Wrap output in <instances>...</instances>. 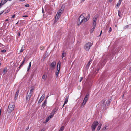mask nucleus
Wrapping results in <instances>:
<instances>
[{"mask_svg":"<svg viewBox=\"0 0 131 131\" xmlns=\"http://www.w3.org/2000/svg\"><path fill=\"white\" fill-rule=\"evenodd\" d=\"M84 15H85V14L84 13L82 14L78 18V25H80L82 22H86L89 19L90 17L89 14L88 15L87 17L86 18H85Z\"/></svg>","mask_w":131,"mask_h":131,"instance_id":"f257e3e1","label":"nucleus"},{"mask_svg":"<svg viewBox=\"0 0 131 131\" xmlns=\"http://www.w3.org/2000/svg\"><path fill=\"white\" fill-rule=\"evenodd\" d=\"M111 102V99H109L107 100H104V99L103 101V102L101 105V108L103 109L106 110L107 107L106 106H108L110 105V102Z\"/></svg>","mask_w":131,"mask_h":131,"instance_id":"f03ea898","label":"nucleus"},{"mask_svg":"<svg viewBox=\"0 0 131 131\" xmlns=\"http://www.w3.org/2000/svg\"><path fill=\"white\" fill-rule=\"evenodd\" d=\"M15 105L14 103L11 102L9 105L7 111L9 113L11 112L14 109Z\"/></svg>","mask_w":131,"mask_h":131,"instance_id":"7ed1b4c3","label":"nucleus"},{"mask_svg":"<svg viewBox=\"0 0 131 131\" xmlns=\"http://www.w3.org/2000/svg\"><path fill=\"white\" fill-rule=\"evenodd\" d=\"M61 65V63L60 61H58L57 63V71L56 72V77H57L59 73Z\"/></svg>","mask_w":131,"mask_h":131,"instance_id":"20e7f679","label":"nucleus"},{"mask_svg":"<svg viewBox=\"0 0 131 131\" xmlns=\"http://www.w3.org/2000/svg\"><path fill=\"white\" fill-rule=\"evenodd\" d=\"M99 124V123L98 121H94L91 127L92 130L93 131H95L96 127Z\"/></svg>","mask_w":131,"mask_h":131,"instance_id":"39448f33","label":"nucleus"},{"mask_svg":"<svg viewBox=\"0 0 131 131\" xmlns=\"http://www.w3.org/2000/svg\"><path fill=\"white\" fill-rule=\"evenodd\" d=\"M92 45V44L91 42H89L85 45L84 49L86 51H88Z\"/></svg>","mask_w":131,"mask_h":131,"instance_id":"423d86ee","label":"nucleus"},{"mask_svg":"<svg viewBox=\"0 0 131 131\" xmlns=\"http://www.w3.org/2000/svg\"><path fill=\"white\" fill-rule=\"evenodd\" d=\"M89 97V94L87 93L85 96L82 103V106H84L86 104Z\"/></svg>","mask_w":131,"mask_h":131,"instance_id":"0eeeda50","label":"nucleus"},{"mask_svg":"<svg viewBox=\"0 0 131 131\" xmlns=\"http://www.w3.org/2000/svg\"><path fill=\"white\" fill-rule=\"evenodd\" d=\"M56 65V62L53 61L50 64V68L51 69L53 70L55 68Z\"/></svg>","mask_w":131,"mask_h":131,"instance_id":"6e6552de","label":"nucleus"},{"mask_svg":"<svg viewBox=\"0 0 131 131\" xmlns=\"http://www.w3.org/2000/svg\"><path fill=\"white\" fill-rule=\"evenodd\" d=\"M32 95V94H28V92L26 96V100L27 102L29 101Z\"/></svg>","mask_w":131,"mask_h":131,"instance_id":"1a4fd4ad","label":"nucleus"},{"mask_svg":"<svg viewBox=\"0 0 131 131\" xmlns=\"http://www.w3.org/2000/svg\"><path fill=\"white\" fill-rule=\"evenodd\" d=\"M64 9V7L63 8L62 7L58 11L57 14L60 15V16L63 13Z\"/></svg>","mask_w":131,"mask_h":131,"instance_id":"9d476101","label":"nucleus"},{"mask_svg":"<svg viewBox=\"0 0 131 131\" xmlns=\"http://www.w3.org/2000/svg\"><path fill=\"white\" fill-rule=\"evenodd\" d=\"M45 96V94H44L41 97L40 99L38 101V103H41L42 101L43 100L44 98V96Z\"/></svg>","mask_w":131,"mask_h":131,"instance_id":"9b49d317","label":"nucleus"},{"mask_svg":"<svg viewBox=\"0 0 131 131\" xmlns=\"http://www.w3.org/2000/svg\"><path fill=\"white\" fill-rule=\"evenodd\" d=\"M60 16V15L56 14L55 17V20L54 21V23L56 22L58 20Z\"/></svg>","mask_w":131,"mask_h":131,"instance_id":"f8f14e48","label":"nucleus"},{"mask_svg":"<svg viewBox=\"0 0 131 131\" xmlns=\"http://www.w3.org/2000/svg\"><path fill=\"white\" fill-rule=\"evenodd\" d=\"M68 98H69V97H68V96H67L66 97V98H65V101H64V103L63 105V108L64 107V105L67 103V102H68Z\"/></svg>","mask_w":131,"mask_h":131,"instance_id":"ddd939ff","label":"nucleus"},{"mask_svg":"<svg viewBox=\"0 0 131 131\" xmlns=\"http://www.w3.org/2000/svg\"><path fill=\"white\" fill-rule=\"evenodd\" d=\"M93 25H94H94H96V22L97 20V18H96L94 17L93 18Z\"/></svg>","mask_w":131,"mask_h":131,"instance_id":"4468645a","label":"nucleus"},{"mask_svg":"<svg viewBox=\"0 0 131 131\" xmlns=\"http://www.w3.org/2000/svg\"><path fill=\"white\" fill-rule=\"evenodd\" d=\"M19 90H18L17 91V92L15 94V95L14 99L15 100H16L17 99V97H18V95L19 94Z\"/></svg>","mask_w":131,"mask_h":131,"instance_id":"2eb2a0df","label":"nucleus"},{"mask_svg":"<svg viewBox=\"0 0 131 131\" xmlns=\"http://www.w3.org/2000/svg\"><path fill=\"white\" fill-rule=\"evenodd\" d=\"M58 110V108L56 107L55 108L53 109L52 111V112L51 113V114H52L54 115V114L55 113V112L57 111Z\"/></svg>","mask_w":131,"mask_h":131,"instance_id":"dca6fc26","label":"nucleus"},{"mask_svg":"<svg viewBox=\"0 0 131 131\" xmlns=\"http://www.w3.org/2000/svg\"><path fill=\"white\" fill-rule=\"evenodd\" d=\"M95 27H96L95 25H94H94H93V28L90 31V33H92L93 32V31H94V29L95 28Z\"/></svg>","mask_w":131,"mask_h":131,"instance_id":"f3484780","label":"nucleus"},{"mask_svg":"<svg viewBox=\"0 0 131 131\" xmlns=\"http://www.w3.org/2000/svg\"><path fill=\"white\" fill-rule=\"evenodd\" d=\"M102 124H100L99 125H98V127H97V131H99V130L100 128H101V127L102 126Z\"/></svg>","mask_w":131,"mask_h":131,"instance_id":"a211bd4d","label":"nucleus"},{"mask_svg":"<svg viewBox=\"0 0 131 131\" xmlns=\"http://www.w3.org/2000/svg\"><path fill=\"white\" fill-rule=\"evenodd\" d=\"M27 59H26V57H25L24 58L22 62V63L24 64V62L25 61H27Z\"/></svg>","mask_w":131,"mask_h":131,"instance_id":"6ab92c4d","label":"nucleus"},{"mask_svg":"<svg viewBox=\"0 0 131 131\" xmlns=\"http://www.w3.org/2000/svg\"><path fill=\"white\" fill-rule=\"evenodd\" d=\"M66 55V53L64 52H63L62 53V57L63 58L64 57H65Z\"/></svg>","mask_w":131,"mask_h":131,"instance_id":"aec40b11","label":"nucleus"},{"mask_svg":"<svg viewBox=\"0 0 131 131\" xmlns=\"http://www.w3.org/2000/svg\"><path fill=\"white\" fill-rule=\"evenodd\" d=\"M64 129V126H62L60 128L59 131H63Z\"/></svg>","mask_w":131,"mask_h":131,"instance_id":"412c9836","label":"nucleus"},{"mask_svg":"<svg viewBox=\"0 0 131 131\" xmlns=\"http://www.w3.org/2000/svg\"><path fill=\"white\" fill-rule=\"evenodd\" d=\"M47 77V76L46 75H43L42 77V78L43 79H46V78Z\"/></svg>","mask_w":131,"mask_h":131,"instance_id":"4be33fe9","label":"nucleus"},{"mask_svg":"<svg viewBox=\"0 0 131 131\" xmlns=\"http://www.w3.org/2000/svg\"><path fill=\"white\" fill-rule=\"evenodd\" d=\"M129 27V25H126V26H124V29H126L127 28H128Z\"/></svg>","mask_w":131,"mask_h":131,"instance_id":"5701e85b","label":"nucleus"},{"mask_svg":"<svg viewBox=\"0 0 131 131\" xmlns=\"http://www.w3.org/2000/svg\"><path fill=\"white\" fill-rule=\"evenodd\" d=\"M46 102H47L46 100H45V101H44V103L42 104V106H43L45 105L46 104Z\"/></svg>","mask_w":131,"mask_h":131,"instance_id":"b1692460","label":"nucleus"},{"mask_svg":"<svg viewBox=\"0 0 131 131\" xmlns=\"http://www.w3.org/2000/svg\"><path fill=\"white\" fill-rule=\"evenodd\" d=\"M24 64L21 63V64L20 66L18 68V69L19 70L20 68L22 67V66Z\"/></svg>","mask_w":131,"mask_h":131,"instance_id":"393cba45","label":"nucleus"},{"mask_svg":"<svg viewBox=\"0 0 131 131\" xmlns=\"http://www.w3.org/2000/svg\"><path fill=\"white\" fill-rule=\"evenodd\" d=\"M90 62H88L86 66V67H87L88 68H89V66H90Z\"/></svg>","mask_w":131,"mask_h":131,"instance_id":"a878e982","label":"nucleus"},{"mask_svg":"<svg viewBox=\"0 0 131 131\" xmlns=\"http://www.w3.org/2000/svg\"><path fill=\"white\" fill-rule=\"evenodd\" d=\"M33 90H34V89L33 88H31L30 90V92L29 93L32 94V93L33 92Z\"/></svg>","mask_w":131,"mask_h":131,"instance_id":"bb28decb","label":"nucleus"},{"mask_svg":"<svg viewBox=\"0 0 131 131\" xmlns=\"http://www.w3.org/2000/svg\"><path fill=\"white\" fill-rule=\"evenodd\" d=\"M23 21L22 20H19L18 22L16 23V24H18V23H20L21 22H22Z\"/></svg>","mask_w":131,"mask_h":131,"instance_id":"cd10ccee","label":"nucleus"},{"mask_svg":"<svg viewBox=\"0 0 131 131\" xmlns=\"http://www.w3.org/2000/svg\"><path fill=\"white\" fill-rule=\"evenodd\" d=\"M51 114L50 115L49 117L50 118H51L53 116V115H53V114Z\"/></svg>","mask_w":131,"mask_h":131,"instance_id":"c85d7f7f","label":"nucleus"},{"mask_svg":"<svg viewBox=\"0 0 131 131\" xmlns=\"http://www.w3.org/2000/svg\"><path fill=\"white\" fill-rule=\"evenodd\" d=\"M7 72V69L6 68H4L3 71V73H5L6 72Z\"/></svg>","mask_w":131,"mask_h":131,"instance_id":"c756f323","label":"nucleus"},{"mask_svg":"<svg viewBox=\"0 0 131 131\" xmlns=\"http://www.w3.org/2000/svg\"><path fill=\"white\" fill-rule=\"evenodd\" d=\"M107 127V126H106V125H105V127L103 128L102 130H105L106 129V128Z\"/></svg>","mask_w":131,"mask_h":131,"instance_id":"7c9ffc66","label":"nucleus"},{"mask_svg":"<svg viewBox=\"0 0 131 131\" xmlns=\"http://www.w3.org/2000/svg\"><path fill=\"white\" fill-rule=\"evenodd\" d=\"M121 4V3H119V2H118L117 4L116 5V6L117 7L118 6H119Z\"/></svg>","mask_w":131,"mask_h":131,"instance_id":"2f4dec72","label":"nucleus"},{"mask_svg":"<svg viewBox=\"0 0 131 131\" xmlns=\"http://www.w3.org/2000/svg\"><path fill=\"white\" fill-rule=\"evenodd\" d=\"M1 52L2 53H4L6 52V50L5 49H4L3 50H2L1 51Z\"/></svg>","mask_w":131,"mask_h":131,"instance_id":"473e14b6","label":"nucleus"},{"mask_svg":"<svg viewBox=\"0 0 131 131\" xmlns=\"http://www.w3.org/2000/svg\"><path fill=\"white\" fill-rule=\"evenodd\" d=\"M25 6L26 7H29L30 6L29 4H26L25 5Z\"/></svg>","mask_w":131,"mask_h":131,"instance_id":"72a5a7b5","label":"nucleus"},{"mask_svg":"<svg viewBox=\"0 0 131 131\" xmlns=\"http://www.w3.org/2000/svg\"><path fill=\"white\" fill-rule=\"evenodd\" d=\"M112 31V29L111 27H110V28L109 30V32H110Z\"/></svg>","mask_w":131,"mask_h":131,"instance_id":"f704fd0d","label":"nucleus"},{"mask_svg":"<svg viewBox=\"0 0 131 131\" xmlns=\"http://www.w3.org/2000/svg\"><path fill=\"white\" fill-rule=\"evenodd\" d=\"M22 48H23V47H22L21 49V50L20 51V52L21 53L23 52L24 50L23 49H22Z\"/></svg>","mask_w":131,"mask_h":131,"instance_id":"c9c22d12","label":"nucleus"},{"mask_svg":"<svg viewBox=\"0 0 131 131\" xmlns=\"http://www.w3.org/2000/svg\"><path fill=\"white\" fill-rule=\"evenodd\" d=\"M30 67H29V66H28V67L27 71H29V70L30 69Z\"/></svg>","mask_w":131,"mask_h":131,"instance_id":"e433bc0d","label":"nucleus"},{"mask_svg":"<svg viewBox=\"0 0 131 131\" xmlns=\"http://www.w3.org/2000/svg\"><path fill=\"white\" fill-rule=\"evenodd\" d=\"M121 12L119 10L118 12V16L120 17V14L121 13Z\"/></svg>","mask_w":131,"mask_h":131,"instance_id":"4c0bfd02","label":"nucleus"},{"mask_svg":"<svg viewBox=\"0 0 131 131\" xmlns=\"http://www.w3.org/2000/svg\"><path fill=\"white\" fill-rule=\"evenodd\" d=\"M83 79V77H81V79L79 81L80 82H81L82 80Z\"/></svg>","mask_w":131,"mask_h":131,"instance_id":"58836bf2","label":"nucleus"},{"mask_svg":"<svg viewBox=\"0 0 131 131\" xmlns=\"http://www.w3.org/2000/svg\"><path fill=\"white\" fill-rule=\"evenodd\" d=\"M28 16L27 15H24L23 16V17H28Z\"/></svg>","mask_w":131,"mask_h":131,"instance_id":"ea45409f","label":"nucleus"},{"mask_svg":"<svg viewBox=\"0 0 131 131\" xmlns=\"http://www.w3.org/2000/svg\"><path fill=\"white\" fill-rule=\"evenodd\" d=\"M41 48V50H43V49H44V47H42Z\"/></svg>","mask_w":131,"mask_h":131,"instance_id":"a19ab883","label":"nucleus"},{"mask_svg":"<svg viewBox=\"0 0 131 131\" xmlns=\"http://www.w3.org/2000/svg\"><path fill=\"white\" fill-rule=\"evenodd\" d=\"M42 13H44V9H43V8H42Z\"/></svg>","mask_w":131,"mask_h":131,"instance_id":"79ce46f5","label":"nucleus"},{"mask_svg":"<svg viewBox=\"0 0 131 131\" xmlns=\"http://www.w3.org/2000/svg\"><path fill=\"white\" fill-rule=\"evenodd\" d=\"M3 5V3L2 2L0 3V7L1 6Z\"/></svg>","mask_w":131,"mask_h":131,"instance_id":"37998d69","label":"nucleus"},{"mask_svg":"<svg viewBox=\"0 0 131 131\" xmlns=\"http://www.w3.org/2000/svg\"><path fill=\"white\" fill-rule=\"evenodd\" d=\"M18 36H20V32H18Z\"/></svg>","mask_w":131,"mask_h":131,"instance_id":"c03bdc74","label":"nucleus"},{"mask_svg":"<svg viewBox=\"0 0 131 131\" xmlns=\"http://www.w3.org/2000/svg\"><path fill=\"white\" fill-rule=\"evenodd\" d=\"M49 119H47V118H46V122H47L48 121H49Z\"/></svg>","mask_w":131,"mask_h":131,"instance_id":"a18cd8bd","label":"nucleus"},{"mask_svg":"<svg viewBox=\"0 0 131 131\" xmlns=\"http://www.w3.org/2000/svg\"><path fill=\"white\" fill-rule=\"evenodd\" d=\"M49 119H47V118H46V122H47L48 121H49Z\"/></svg>","mask_w":131,"mask_h":131,"instance_id":"49530a36","label":"nucleus"},{"mask_svg":"<svg viewBox=\"0 0 131 131\" xmlns=\"http://www.w3.org/2000/svg\"><path fill=\"white\" fill-rule=\"evenodd\" d=\"M3 13V12H0V15L2 14Z\"/></svg>","mask_w":131,"mask_h":131,"instance_id":"de8ad7c7","label":"nucleus"},{"mask_svg":"<svg viewBox=\"0 0 131 131\" xmlns=\"http://www.w3.org/2000/svg\"><path fill=\"white\" fill-rule=\"evenodd\" d=\"M122 0H119V1L118 2H119V3H121L122 2Z\"/></svg>","mask_w":131,"mask_h":131,"instance_id":"09e8293b","label":"nucleus"},{"mask_svg":"<svg viewBox=\"0 0 131 131\" xmlns=\"http://www.w3.org/2000/svg\"><path fill=\"white\" fill-rule=\"evenodd\" d=\"M15 15H13L12 16V18H14V17H15Z\"/></svg>","mask_w":131,"mask_h":131,"instance_id":"8fccbe9b","label":"nucleus"},{"mask_svg":"<svg viewBox=\"0 0 131 131\" xmlns=\"http://www.w3.org/2000/svg\"><path fill=\"white\" fill-rule=\"evenodd\" d=\"M92 61V60L91 59H90V60H89V62H90V63Z\"/></svg>","mask_w":131,"mask_h":131,"instance_id":"3c124183","label":"nucleus"},{"mask_svg":"<svg viewBox=\"0 0 131 131\" xmlns=\"http://www.w3.org/2000/svg\"><path fill=\"white\" fill-rule=\"evenodd\" d=\"M47 119H49V120L50 119V118L49 117H47Z\"/></svg>","mask_w":131,"mask_h":131,"instance_id":"603ef678","label":"nucleus"},{"mask_svg":"<svg viewBox=\"0 0 131 131\" xmlns=\"http://www.w3.org/2000/svg\"><path fill=\"white\" fill-rule=\"evenodd\" d=\"M29 64H31V62H30V63H29Z\"/></svg>","mask_w":131,"mask_h":131,"instance_id":"864d4df0","label":"nucleus"},{"mask_svg":"<svg viewBox=\"0 0 131 131\" xmlns=\"http://www.w3.org/2000/svg\"><path fill=\"white\" fill-rule=\"evenodd\" d=\"M109 1L110 2H111L112 1V0H109Z\"/></svg>","mask_w":131,"mask_h":131,"instance_id":"5fc2aeb1","label":"nucleus"},{"mask_svg":"<svg viewBox=\"0 0 131 131\" xmlns=\"http://www.w3.org/2000/svg\"><path fill=\"white\" fill-rule=\"evenodd\" d=\"M124 97V94L122 96V98H123Z\"/></svg>","mask_w":131,"mask_h":131,"instance_id":"6e6d98bb","label":"nucleus"},{"mask_svg":"<svg viewBox=\"0 0 131 131\" xmlns=\"http://www.w3.org/2000/svg\"><path fill=\"white\" fill-rule=\"evenodd\" d=\"M31 65L29 64V66L31 67Z\"/></svg>","mask_w":131,"mask_h":131,"instance_id":"4d7b16f0","label":"nucleus"},{"mask_svg":"<svg viewBox=\"0 0 131 131\" xmlns=\"http://www.w3.org/2000/svg\"><path fill=\"white\" fill-rule=\"evenodd\" d=\"M8 19H6L5 20V21H8Z\"/></svg>","mask_w":131,"mask_h":131,"instance_id":"13d9d810","label":"nucleus"},{"mask_svg":"<svg viewBox=\"0 0 131 131\" xmlns=\"http://www.w3.org/2000/svg\"><path fill=\"white\" fill-rule=\"evenodd\" d=\"M129 70L131 71V67L129 68Z\"/></svg>","mask_w":131,"mask_h":131,"instance_id":"bf43d9fd","label":"nucleus"},{"mask_svg":"<svg viewBox=\"0 0 131 131\" xmlns=\"http://www.w3.org/2000/svg\"><path fill=\"white\" fill-rule=\"evenodd\" d=\"M101 34H100V35H99V36H101Z\"/></svg>","mask_w":131,"mask_h":131,"instance_id":"052dcab7","label":"nucleus"},{"mask_svg":"<svg viewBox=\"0 0 131 131\" xmlns=\"http://www.w3.org/2000/svg\"><path fill=\"white\" fill-rule=\"evenodd\" d=\"M99 69H98L97 70V71H99Z\"/></svg>","mask_w":131,"mask_h":131,"instance_id":"680f3d73","label":"nucleus"},{"mask_svg":"<svg viewBox=\"0 0 131 131\" xmlns=\"http://www.w3.org/2000/svg\"><path fill=\"white\" fill-rule=\"evenodd\" d=\"M102 31H101V32H100V34H102Z\"/></svg>","mask_w":131,"mask_h":131,"instance_id":"e2e57ef3","label":"nucleus"},{"mask_svg":"<svg viewBox=\"0 0 131 131\" xmlns=\"http://www.w3.org/2000/svg\"><path fill=\"white\" fill-rule=\"evenodd\" d=\"M19 0L20 1H24L25 0Z\"/></svg>","mask_w":131,"mask_h":131,"instance_id":"0e129e2a","label":"nucleus"},{"mask_svg":"<svg viewBox=\"0 0 131 131\" xmlns=\"http://www.w3.org/2000/svg\"><path fill=\"white\" fill-rule=\"evenodd\" d=\"M44 131V130H42L41 131Z\"/></svg>","mask_w":131,"mask_h":131,"instance_id":"69168bd1","label":"nucleus"},{"mask_svg":"<svg viewBox=\"0 0 131 131\" xmlns=\"http://www.w3.org/2000/svg\"><path fill=\"white\" fill-rule=\"evenodd\" d=\"M82 1L83 2L85 0H82Z\"/></svg>","mask_w":131,"mask_h":131,"instance_id":"338daca9","label":"nucleus"},{"mask_svg":"<svg viewBox=\"0 0 131 131\" xmlns=\"http://www.w3.org/2000/svg\"><path fill=\"white\" fill-rule=\"evenodd\" d=\"M115 26L116 27L117 26V25H115Z\"/></svg>","mask_w":131,"mask_h":131,"instance_id":"774afa93","label":"nucleus"}]
</instances>
